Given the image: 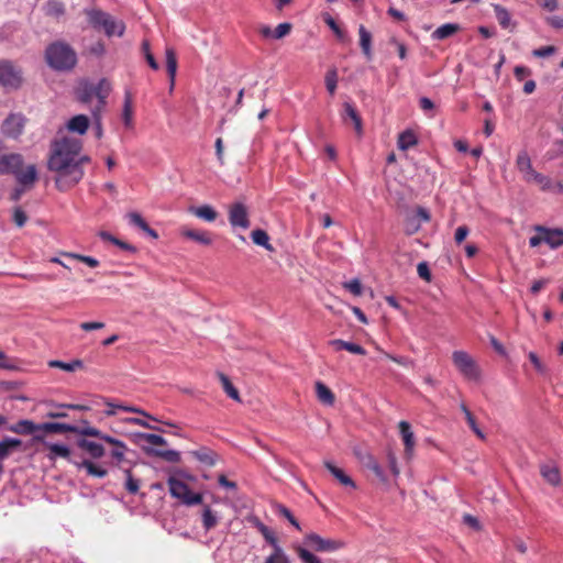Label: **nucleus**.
Instances as JSON below:
<instances>
[{
  "instance_id": "4be33fe9",
  "label": "nucleus",
  "mask_w": 563,
  "mask_h": 563,
  "mask_svg": "<svg viewBox=\"0 0 563 563\" xmlns=\"http://www.w3.org/2000/svg\"><path fill=\"white\" fill-rule=\"evenodd\" d=\"M180 234L184 238L190 239V240H192L197 243H200L202 245H210L212 243L210 233L207 231H199V230H191L188 228H183L180 230Z\"/></svg>"
},
{
  "instance_id": "c03bdc74",
  "label": "nucleus",
  "mask_w": 563,
  "mask_h": 563,
  "mask_svg": "<svg viewBox=\"0 0 563 563\" xmlns=\"http://www.w3.org/2000/svg\"><path fill=\"white\" fill-rule=\"evenodd\" d=\"M516 166L521 174H526L532 167L531 159L526 151L518 154Z\"/></svg>"
},
{
  "instance_id": "37998d69",
  "label": "nucleus",
  "mask_w": 563,
  "mask_h": 563,
  "mask_svg": "<svg viewBox=\"0 0 563 563\" xmlns=\"http://www.w3.org/2000/svg\"><path fill=\"white\" fill-rule=\"evenodd\" d=\"M65 13V5L57 0H51L46 4V14L54 18H59Z\"/></svg>"
},
{
  "instance_id": "f704fd0d",
  "label": "nucleus",
  "mask_w": 563,
  "mask_h": 563,
  "mask_svg": "<svg viewBox=\"0 0 563 563\" xmlns=\"http://www.w3.org/2000/svg\"><path fill=\"white\" fill-rule=\"evenodd\" d=\"M217 375L225 394L233 400L241 401L239 390L233 386L230 378L220 372Z\"/></svg>"
},
{
  "instance_id": "f03ea898",
  "label": "nucleus",
  "mask_w": 563,
  "mask_h": 563,
  "mask_svg": "<svg viewBox=\"0 0 563 563\" xmlns=\"http://www.w3.org/2000/svg\"><path fill=\"white\" fill-rule=\"evenodd\" d=\"M9 431L20 435H48L53 433H74L77 431V426L60 423V422H42L35 423L29 419H21L8 428Z\"/></svg>"
},
{
  "instance_id": "39448f33",
  "label": "nucleus",
  "mask_w": 563,
  "mask_h": 563,
  "mask_svg": "<svg viewBox=\"0 0 563 563\" xmlns=\"http://www.w3.org/2000/svg\"><path fill=\"white\" fill-rule=\"evenodd\" d=\"M534 234L529 239V245L537 247L542 243L549 245L551 249H556L563 245V229H551L543 225L533 227Z\"/></svg>"
},
{
  "instance_id": "c756f323",
  "label": "nucleus",
  "mask_w": 563,
  "mask_h": 563,
  "mask_svg": "<svg viewBox=\"0 0 563 563\" xmlns=\"http://www.w3.org/2000/svg\"><path fill=\"white\" fill-rule=\"evenodd\" d=\"M22 445V441L16 438H4L0 441V461L5 460L13 451Z\"/></svg>"
},
{
  "instance_id": "3c124183",
  "label": "nucleus",
  "mask_w": 563,
  "mask_h": 563,
  "mask_svg": "<svg viewBox=\"0 0 563 563\" xmlns=\"http://www.w3.org/2000/svg\"><path fill=\"white\" fill-rule=\"evenodd\" d=\"M276 511L279 516L286 518L290 525H292L297 530H301L298 520L294 517L291 511L284 505L278 504L276 506Z\"/></svg>"
},
{
  "instance_id": "a18cd8bd",
  "label": "nucleus",
  "mask_w": 563,
  "mask_h": 563,
  "mask_svg": "<svg viewBox=\"0 0 563 563\" xmlns=\"http://www.w3.org/2000/svg\"><path fill=\"white\" fill-rule=\"evenodd\" d=\"M295 551L302 563H321L318 556L301 545L296 547Z\"/></svg>"
},
{
  "instance_id": "5701e85b",
  "label": "nucleus",
  "mask_w": 563,
  "mask_h": 563,
  "mask_svg": "<svg viewBox=\"0 0 563 563\" xmlns=\"http://www.w3.org/2000/svg\"><path fill=\"white\" fill-rule=\"evenodd\" d=\"M126 217L131 224L137 227L140 230H142L144 233H146L152 239L158 238L157 232L146 223V221L142 218V216L140 213L130 212V213H128Z\"/></svg>"
},
{
  "instance_id": "7c9ffc66",
  "label": "nucleus",
  "mask_w": 563,
  "mask_h": 563,
  "mask_svg": "<svg viewBox=\"0 0 563 563\" xmlns=\"http://www.w3.org/2000/svg\"><path fill=\"white\" fill-rule=\"evenodd\" d=\"M316 394L320 402L332 406L335 401V396L332 390L322 382L316 383Z\"/></svg>"
},
{
  "instance_id": "680f3d73",
  "label": "nucleus",
  "mask_w": 563,
  "mask_h": 563,
  "mask_svg": "<svg viewBox=\"0 0 563 563\" xmlns=\"http://www.w3.org/2000/svg\"><path fill=\"white\" fill-rule=\"evenodd\" d=\"M13 221L19 228H22L27 221L26 213L20 207H15L13 210Z\"/></svg>"
},
{
  "instance_id": "a211bd4d",
  "label": "nucleus",
  "mask_w": 563,
  "mask_h": 563,
  "mask_svg": "<svg viewBox=\"0 0 563 563\" xmlns=\"http://www.w3.org/2000/svg\"><path fill=\"white\" fill-rule=\"evenodd\" d=\"M106 405L108 407L107 410L104 411V413L107 416H114V415H117L118 410H122V411H125V412L139 413V415H141L143 417H146L148 419L157 421V419H155L150 413H147L146 411H144L143 409H141L139 407L126 406V405H123V404H114V402H111V401H107Z\"/></svg>"
},
{
  "instance_id": "13d9d810",
  "label": "nucleus",
  "mask_w": 563,
  "mask_h": 563,
  "mask_svg": "<svg viewBox=\"0 0 563 563\" xmlns=\"http://www.w3.org/2000/svg\"><path fill=\"white\" fill-rule=\"evenodd\" d=\"M142 51L150 67L154 70L158 69V64L153 54L151 53L150 43L147 41H143Z\"/></svg>"
},
{
  "instance_id": "2eb2a0df",
  "label": "nucleus",
  "mask_w": 563,
  "mask_h": 563,
  "mask_svg": "<svg viewBox=\"0 0 563 563\" xmlns=\"http://www.w3.org/2000/svg\"><path fill=\"white\" fill-rule=\"evenodd\" d=\"M399 432L405 445V456L410 460L413 455V450L416 445L415 434L411 430V426L409 422L402 420L398 423Z\"/></svg>"
},
{
  "instance_id": "dca6fc26",
  "label": "nucleus",
  "mask_w": 563,
  "mask_h": 563,
  "mask_svg": "<svg viewBox=\"0 0 563 563\" xmlns=\"http://www.w3.org/2000/svg\"><path fill=\"white\" fill-rule=\"evenodd\" d=\"M96 89V98L98 99L97 107L92 110L95 117L99 114V112L106 106V99L108 98L111 91V85L107 79H101L97 85H95Z\"/></svg>"
},
{
  "instance_id": "cd10ccee",
  "label": "nucleus",
  "mask_w": 563,
  "mask_h": 563,
  "mask_svg": "<svg viewBox=\"0 0 563 563\" xmlns=\"http://www.w3.org/2000/svg\"><path fill=\"white\" fill-rule=\"evenodd\" d=\"M541 476L551 485L556 486L560 484L561 474L560 470L552 464H543L540 467Z\"/></svg>"
},
{
  "instance_id": "09e8293b",
  "label": "nucleus",
  "mask_w": 563,
  "mask_h": 563,
  "mask_svg": "<svg viewBox=\"0 0 563 563\" xmlns=\"http://www.w3.org/2000/svg\"><path fill=\"white\" fill-rule=\"evenodd\" d=\"M421 228L420 221L417 219V217L408 216L405 220V233L407 235H412L417 233Z\"/></svg>"
},
{
  "instance_id": "f3484780",
  "label": "nucleus",
  "mask_w": 563,
  "mask_h": 563,
  "mask_svg": "<svg viewBox=\"0 0 563 563\" xmlns=\"http://www.w3.org/2000/svg\"><path fill=\"white\" fill-rule=\"evenodd\" d=\"M342 119L344 122H346V120L350 119L354 125V130H355L356 134L358 136H362V134H363L362 118L358 114L356 108L352 103L344 102Z\"/></svg>"
},
{
  "instance_id": "58836bf2",
  "label": "nucleus",
  "mask_w": 563,
  "mask_h": 563,
  "mask_svg": "<svg viewBox=\"0 0 563 563\" xmlns=\"http://www.w3.org/2000/svg\"><path fill=\"white\" fill-rule=\"evenodd\" d=\"M166 68L173 84L177 70V58L172 47L166 48Z\"/></svg>"
},
{
  "instance_id": "6e6d98bb",
  "label": "nucleus",
  "mask_w": 563,
  "mask_h": 563,
  "mask_svg": "<svg viewBox=\"0 0 563 563\" xmlns=\"http://www.w3.org/2000/svg\"><path fill=\"white\" fill-rule=\"evenodd\" d=\"M65 256H68V257H71V258H75L81 263H85L87 264L88 266L90 267H97L99 266V261L96 260L95 257H91V256H87V255H80V254H76V253H64Z\"/></svg>"
},
{
  "instance_id": "20e7f679",
  "label": "nucleus",
  "mask_w": 563,
  "mask_h": 563,
  "mask_svg": "<svg viewBox=\"0 0 563 563\" xmlns=\"http://www.w3.org/2000/svg\"><path fill=\"white\" fill-rule=\"evenodd\" d=\"M89 24L98 30L103 31L107 36H122L125 31L123 21L114 19L111 14L99 9H92L86 12Z\"/></svg>"
},
{
  "instance_id": "4d7b16f0",
  "label": "nucleus",
  "mask_w": 563,
  "mask_h": 563,
  "mask_svg": "<svg viewBox=\"0 0 563 563\" xmlns=\"http://www.w3.org/2000/svg\"><path fill=\"white\" fill-rule=\"evenodd\" d=\"M495 12H496V18L499 22V24L503 26V27H507L510 23V14L509 12L500 7V5H496L495 7Z\"/></svg>"
},
{
  "instance_id": "ea45409f",
  "label": "nucleus",
  "mask_w": 563,
  "mask_h": 563,
  "mask_svg": "<svg viewBox=\"0 0 563 563\" xmlns=\"http://www.w3.org/2000/svg\"><path fill=\"white\" fill-rule=\"evenodd\" d=\"M51 367L60 368L66 372H75L77 369H80L84 367V363L80 360H74L69 363L63 362V361H51L48 363Z\"/></svg>"
},
{
  "instance_id": "bb28decb",
  "label": "nucleus",
  "mask_w": 563,
  "mask_h": 563,
  "mask_svg": "<svg viewBox=\"0 0 563 563\" xmlns=\"http://www.w3.org/2000/svg\"><path fill=\"white\" fill-rule=\"evenodd\" d=\"M67 128L69 131L77 132L82 135L89 128V119L85 114L75 115L68 121Z\"/></svg>"
},
{
  "instance_id": "c9c22d12",
  "label": "nucleus",
  "mask_w": 563,
  "mask_h": 563,
  "mask_svg": "<svg viewBox=\"0 0 563 563\" xmlns=\"http://www.w3.org/2000/svg\"><path fill=\"white\" fill-rule=\"evenodd\" d=\"M251 239L254 244L263 246L267 251H274L273 245L269 243V236L266 231L262 229H256L252 231Z\"/></svg>"
},
{
  "instance_id": "0e129e2a",
  "label": "nucleus",
  "mask_w": 563,
  "mask_h": 563,
  "mask_svg": "<svg viewBox=\"0 0 563 563\" xmlns=\"http://www.w3.org/2000/svg\"><path fill=\"white\" fill-rule=\"evenodd\" d=\"M556 48L552 45L542 46L532 52L534 57H549L555 53Z\"/></svg>"
},
{
  "instance_id": "9b49d317",
  "label": "nucleus",
  "mask_w": 563,
  "mask_h": 563,
  "mask_svg": "<svg viewBox=\"0 0 563 563\" xmlns=\"http://www.w3.org/2000/svg\"><path fill=\"white\" fill-rule=\"evenodd\" d=\"M305 545L317 552H333L343 548L344 543L340 540L325 539L317 533H308L305 537Z\"/></svg>"
},
{
  "instance_id": "338daca9",
  "label": "nucleus",
  "mask_w": 563,
  "mask_h": 563,
  "mask_svg": "<svg viewBox=\"0 0 563 563\" xmlns=\"http://www.w3.org/2000/svg\"><path fill=\"white\" fill-rule=\"evenodd\" d=\"M417 273H418L419 277L422 278L423 280H426V282L431 280V272L426 262H421L418 264Z\"/></svg>"
},
{
  "instance_id": "ddd939ff",
  "label": "nucleus",
  "mask_w": 563,
  "mask_h": 563,
  "mask_svg": "<svg viewBox=\"0 0 563 563\" xmlns=\"http://www.w3.org/2000/svg\"><path fill=\"white\" fill-rule=\"evenodd\" d=\"M229 222L232 227L247 229L250 227L247 208L242 202H234L229 208Z\"/></svg>"
},
{
  "instance_id": "864d4df0",
  "label": "nucleus",
  "mask_w": 563,
  "mask_h": 563,
  "mask_svg": "<svg viewBox=\"0 0 563 563\" xmlns=\"http://www.w3.org/2000/svg\"><path fill=\"white\" fill-rule=\"evenodd\" d=\"M291 29H292V25L289 22H284V23L278 24L273 30V33H274L273 38H275V40L284 38L285 36L290 34Z\"/></svg>"
},
{
  "instance_id": "79ce46f5",
  "label": "nucleus",
  "mask_w": 563,
  "mask_h": 563,
  "mask_svg": "<svg viewBox=\"0 0 563 563\" xmlns=\"http://www.w3.org/2000/svg\"><path fill=\"white\" fill-rule=\"evenodd\" d=\"M218 525V518L213 514L212 509L209 506H206L202 511V526L209 531L213 529Z\"/></svg>"
},
{
  "instance_id": "c85d7f7f",
  "label": "nucleus",
  "mask_w": 563,
  "mask_h": 563,
  "mask_svg": "<svg viewBox=\"0 0 563 563\" xmlns=\"http://www.w3.org/2000/svg\"><path fill=\"white\" fill-rule=\"evenodd\" d=\"M77 444L93 459H100L104 454L103 446L97 442L80 439L78 440Z\"/></svg>"
},
{
  "instance_id": "603ef678",
  "label": "nucleus",
  "mask_w": 563,
  "mask_h": 563,
  "mask_svg": "<svg viewBox=\"0 0 563 563\" xmlns=\"http://www.w3.org/2000/svg\"><path fill=\"white\" fill-rule=\"evenodd\" d=\"M93 97H96V89L95 85L92 84H85L79 92V100L81 102H89Z\"/></svg>"
},
{
  "instance_id": "69168bd1",
  "label": "nucleus",
  "mask_w": 563,
  "mask_h": 563,
  "mask_svg": "<svg viewBox=\"0 0 563 563\" xmlns=\"http://www.w3.org/2000/svg\"><path fill=\"white\" fill-rule=\"evenodd\" d=\"M528 357L538 373L544 374L547 372L545 365L540 361L539 356L534 352H530Z\"/></svg>"
},
{
  "instance_id": "423d86ee",
  "label": "nucleus",
  "mask_w": 563,
  "mask_h": 563,
  "mask_svg": "<svg viewBox=\"0 0 563 563\" xmlns=\"http://www.w3.org/2000/svg\"><path fill=\"white\" fill-rule=\"evenodd\" d=\"M23 84L22 68L9 59L0 60V86L5 89L16 90Z\"/></svg>"
},
{
  "instance_id": "e2e57ef3",
  "label": "nucleus",
  "mask_w": 563,
  "mask_h": 563,
  "mask_svg": "<svg viewBox=\"0 0 563 563\" xmlns=\"http://www.w3.org/2000/svg\"><path fill=\"white\" fill-rule=\"evenodd\" d=\"M343 286L345 289H347L354 296H360L362 294V284L356 278L344 283Z\"/></svg>"
},
{
  "instance_id": "f8f14e48",
  "label": "nucleus",
  "mask_w": 563,
  "mask_h": 563,
  "mask_svg": "<svg viewBox=\"0 0 563 563\" xmlns=\"http://www.w3.org/2000/svg\"><path fill=\"white\" fill-rule=\"evenodd\" d=\"M25 122L26 119L23 114L11 113L2 122V133L8 137L16 139L23 133Z\"/></svg>"
},
{
  "instance_id": "b1692460",
  "label": "nucleus",
  "mask_w": 563,
  "mask_h": 563,
  "mask_svg": "<svg viewBox=\"0 0 563 563\" xmlns=\"http://www.w3.org/2000/svg\"><path fill=\"white\" fill-rule=\"evenodd\" d=\"M126 217L131 224L137 227L140 230H142L144 233H146L152 239L158 238L157 232L146 223V221L142 218V216L140 213L130 212V213H128Z\"/></svg>"
},
{
  "instance_id": "5fc2aeb1",
  "label": "nucleus",
  "mask_w": 563,
  "mask_h": 563,
  "mask_svg": "<svg viewBox=\"0 0 563 563\" xmlns=\"http://www.w3.org/2000/svg\"><path fill=\"white\" fill-rule=\"evenodd\" d=\"M534 183L540 187L542 191H550L553 189V181L550 177L539 174L536 175Z\"/></svg>"
},
{
  "instance_id": "6ab92c4d",
  "label": "nucleus",
  "mask_w": 563,
  "mask_h": 563,
  "mask_svg": "<svg viewBox=\"0 0 563 563\" xmlns=\"http://www.w3.org/2000/svg\"><path fill=\"white\" fill-rule=\"evenodd\" d=\"M14 176L21 186L31 188L37 179L36 167L29 165L24 170L21 168L16 172Z\"/></svg>"
},
{
  "instance_id": "a878e982",
  "label": "nucleus",
  "mask_w": 563,
  "mask_h": 563,
  "mask_svg": "<svg viewBox=\"0 0 563 563\" xmlns=\"http://www.w3.org/2000/svg\"><path fill=\"white\" fill-rule=\"evenodd\" d=\"M358 35L362 52L365 55V57L369 60L373 57L372 34L369 31L366 30V27L363 24H361L358 27Z\"/></svg>"
},
{
  "instance_id": "e433bc0d",
  "label": "nucleus",
  "mask_w": 563,
  "mask_h": 563,
  "mask_svg": "<svg viewBox=\"0 0 563 563\" xmlns=\"http://www.w3.org/2000/svg\"><path fill=\"white\" fill-rule=\"evenodd\" d=\"M362 463L371 470L379 479L385 481L384 471L372 454H365L361 457Z\"/></svg>"
},
{
  "instance_id": "49530a36",
  "label": "nucleus",
  "mask_w": 563,
  "mask_h": 563,
  "mask_svg": "<svg viewBox=\"0 0 563 563\" xmlns=\"http://www.w3.org/2000/svg\"><path fill=\"white\" fill-rule=\"evenodd\" d=\"M124 474H125V483H124V488L130 493V494H136L140 489V479L137 478H134L133 475H132V472L131 470H124Z\"/></svg>"
},
{
  "instance_id": "2f4dec72",
  "label": "nucleus",
  "mask_w": 563,
  "mask_h": 563,
  "mask_svg": "<svg viewBox=\"0 0 563 563\" xmlns=\"http://www.w3.org/2000/svg\"><path fill=\"white\" fill-rule=\"evenodd\" d=\"M122 120L126 128H131L133 125V100L132 95L129 91H125L124 95Z\"/></svg>"
},
{
  "instance_id": "1a4fd4ad",
  "label": "nucleus",
  "mask_w": 563,
  "mask_h": 563,
  "mask_svg": "<svg viewBox=\"0 0 563 563\" xmlns=\"http://www.w3.org/2000/svg\"><path fill=\"white\" fill-rule=\"evenodd\" d=\"M74 433L87 437H96L103 440L104 442L114 446L113 450L111 451V456L118 462L123 460L124 453L126 451V445L122 441L110 435L103 434L100 430L90 426L77 427V431H74Z\"/></svg>"
},
{
  "instance_id": "72a5a7b5",
  "label": "nucleus",
  "mask_w": 563,
  "mask_h": 563,
  "mask_svg": "<svg viewBox=\"0 0 563 563\" xmlns=\"http://www.w3.org/2000/svg\"><path fill=\"white\" fill-rule=\"evenodd\" d=\"M418 143L416 134L411 130L401 132L398 136L397 145L401 151H406Z\"/></svg>"
},
{
  "instance_id": "052dcab7",
  "label": "nucleus",
  "mask_w": 563,
  "mask_h": 563,
  "mask_svg": "<svg viewBox=\"0 0 563 563\" xmlns=\"http://www.w3.org/2000/svg\"><path fill=\"white\" fill-rule=\"evenodd\" d=\"M260 531H261L262 536L264 537V539L269 544L273 545L274 550L276 549V547H279L277 538L275 537V534L271 531V529L268 527H266L265 525L262 523L260 526Z\"/></svg>"
},
{
  "instance_id": "473e14b6",
  "label": "nucleus",
  "mask_w": 563,
  "mask_h": 563,
  "mask_svg": "<svg viewBox=\"0 0 563 563\" xmlns=\"http://www.w3.org/2000/svg\"><path fill=\"white\" fill-rule=\"evenodd\" d=\"M459 30H460V25L459 24L446 23V24H443V25L439 26L432 33L431 36H432L433 40H444V38H448V37L452 36L456 32H459Z\"/></svg>"
},
{
  "instance_id": "4468645a",
  "label": "nucleus",
  "mask_w": 563,
  "mask_h": 563,
  "mask_svg": "<svg viewBox=\"0 0 563 563\" xmlns=\"http://www.w3.org/2000/svg\"><path fill=\"white\" fill-rule=\"evenodd\" d=\"M23 166V157L20 154L11 153L0 156V174L15 175Z\"/></svg>"
},
{
  "instance_id": "412c9836",
  "label": "nucleus",
  "mask_w": 563,
  "mask_h": 563,
  "mask_svg": "<svg viewBox=\"0 0 563 563\" xmlns=\"http://www.w3.org/2000/svg\"><path fill=\"white\" fill-rule=\"evenodd\" d=\"M329 345H331L335 351L345 350L352 354L356 355H365L366 350L361 346L360 344L353 343V342H346L341 339H334L329 342Z\"/></svg>"
},
{
  "instance_id": "774afa93",
  "label": "nucleus",
  "mask_w": 563,
  "mask_h": 563,
  "mask_svg": "<svg viewBox=\"0 0 563 563\" xmlns=\"http://www.w3.org/2000/svg\"><path fill=\"white\" fill-rule=\"evenodd\" d=\"M468 228L466 225H460L456 230H455V234H454V241L457 243V244H461L465 239L466 236L468 235Z\"/></svg>"
},
{
  "instance_id": "8fccbe9b",
  "label": "nucleus",
  "mask_w": 563,
  "mask_h": 563,
  "mask_svg": "<svg viewBox=\"0 0 563 563\" xmlns=\"http://www.w3.org/2000/svg\"><path fill=\"white\" fill-rule=\"evenodd\" d=\"M81 466L85 467L89 475L96 476V477H104L107 475V471L98 465H96L93 462L85 460L81 463Z\"/></svg>"
},
{
  "instance_id": "de8ad7c7",
  "label": "nucleus",
  "mask_w": 563,
  "mask_h": 563,
  "mask_svg": "<svg viewBox=\"0 0 563 563\" xmlns=\"http://www.w3.org/2000/svg\"><path fill=\"white\" fill-rule=\"evenodd\" d=\"M265 563H291L288 555L280 547H276L271 555L265 560Z\"/></svg>"
},
{
  "instance_id": "0eeeda50",
  "label": "nucleus",
  "mask_w": 563,
  "mask_h": 563,
  "mask_svg": "<svg viewBox=\"0 0 563 563\" xmlns=\"http://www.w3.org/2000/svg\"><path fill=\"white\" fill-rule=\"evenodd\" d=\"M167 484L170 495L174 498L179 499L183 504L194 506L202 503V495L199 493H192L189 486L177 477L170 476Z\"/></svg>"
},
{
  "instance_id": "7ed1b4c3",
  "label": "nucleus",
  "mask_w": 563,
  "mask_h": 563,
  "mask_svg": "<svg viewBox=\"0 0 563 563\" xmlns=\"http://www.w3.org/2000/svg\"><path fill=\"white\" fill-rule=\"evenodd\" d=\"M45 60L54 70L69 71L77 64V54L69 44L56 41L46 47Z\"/></svg>"
},
{
  "instance_id": "a19ab883",
  "label": "nucleus",
  "mask_w": 563,
  "mask_h": 563,
  "mask_svg": "<svg viewBox=\"0 0 563 563\" xmlns=\"http://www.w3.org/2000/svg\"><path fill=\"white\" fill-rule=\"evenodd\" d=\"M338 70L331 68L327 71L324 77L325 88L331 96H334L338 87Z\"/></svg>"
},
{
  "instance_id": "bf43d9fd",
  "label": "nucleus",
  "mask_w": 563,
  "mask_h": 563,
  "mask_svg": "<svg viewBox=\"0 0 563 563\" xmlns=\"http://www.w3.org/2000/svg\"><path fill=\"white\" fill-rule=\"evenodd\" d=\"M139 437H141L142 439H144L147 443L152 444V445H166L167 442L166 440L158 435V434H154V433H140Z\"/></svg>"
},
{
  "instance_id": "4c0bfd02",
  "label": "nucleus",
  "mask_w": 563,
  "mask_h": 563,
  "mask_svg": "<svg viewBox=\"0 0 563 563\" xmlns=\"http://www.w3.org/2000/svg\"><path fill=\"white\" fill-rule=\"evenodd\" d=\"M147 453L154 455V456H157V457H161L167 462H170V463H178L180 461V454L179 452L175 451V450H155V449H151V450H147Z\"/></svg>"
},
{
  "instance_id": "393cba45",
  "label": "nucleus",
  "mask_w": 563,
  "mask_h": 563,
  "mask_svg": "<svg viewBox=\"0 0 563 563\" xmlns=\"http://www.w3.org/2000/svg\"><path fill=\"white\" fill-rule=\"evenodd\" d=\"M189 212L207 222H213L218 218V212L209 205L190 207Z\"/></svg>"
},
{
  "instance_id": "9d476101",
  "label": "nucleus",
  "mask_w": 563,
  "mask_h": 563,
  "mask_svg": "<svg viewBox=\"0 0 563 563\" xmlns=\"http://www.w3.org/2000/svg\"><path fill=\"white\" fill-rule=\"evenodd\" d=\"M452 361L456 369L468 380H477L481 376L479 367L474 358L464 351H454Z\"/></svg>"
},
{
  "instance_id": "6e6552de",
  "label": "nucleus",
  "mask_w": 563,
  "mask_h": 563,
  "mask_svg": "<svg viewBox=\"0 0 563 563\" xmlns=\"http://www.w3.org/2000/svg\"><path fill=\"white\" fill-rule=\"evenodd\" d=\"M30 446L35 448L37 452L42 451L40 446L47 450L46 457L49 461H55L57 457H62L65 460L70 459V450L67 445L60 443H52L47 440V435H36L34 439H31Z\"/></svg>"
},
{
  "instance_id": "f257e3e1",
  "label": "nucleus",
  "mask_w": 563,
  "mask_h": 563,
  "mask_svg": "<svg viewBox=\"0 0 563 563\" xmlns=\"http://www.w3.org/2000/svg\"><path fill=\"white\" fill-rule=\"evenodd\" d=\"M81 150L82 143L76 137L65 136L52 143L47 167L56 174L54 181L58 190L66 191L82 179L84 168L76 162Z\"/></svg>"
},
{
  "instance_id": "aec40b11",
  "label": "nucleus",
  "mask_w": 563,
  "mask_h": 563,
  "mask_svg": "<svg viewBox=\"0 0 563 563\" xmlns=\"http://www.w3.org/2000/svg\"><path fill=\"white\" fill-rule=\"evenodd\" d=\"M325 468L331 473V475L338 479V482L343 486H349L351 488H355L356 485L354 481L344 473V471L338 466H335L333 463L325 461L324 462Z\"/></svg>"
}]
</instances>
